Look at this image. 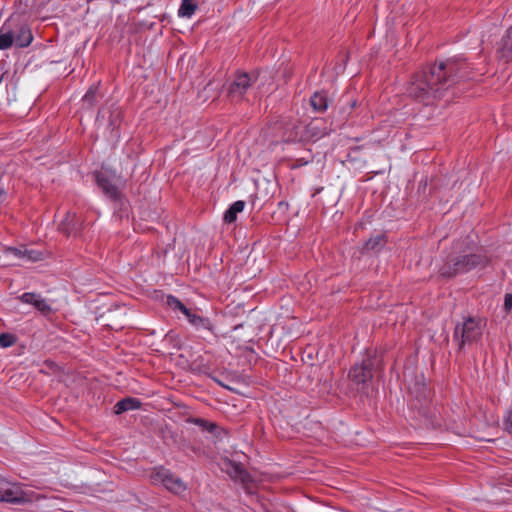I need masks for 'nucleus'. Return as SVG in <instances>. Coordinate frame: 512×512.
Listing matches in <instances>:
<instances>
[{
    "label": "nucleus",
    "mask_w": 512,
    "mask_h": 512,
    "mask_svg": "<svg viewBox=\"0 0 512 512\" xmlns=\"http://www.w3.org/2000/svg\"><path fill=\"white\" fill-rule=\"evenodd\" d=\"M464 62L448 59L439 64L430 65L416 71L406 86L409 98L424 105H433L440 100L455 79H462Z\"/></svg>",
    "instance_id": "obj_1"
},
{
    "label": "nucleus",
    "mask_w": 512,
    "mask_h": 512,
    "mask_svg": "<svg viewBox=\"0 0 512 512\" xmlns=\"http://www.w3.org/2000/svg\"><path fill=\"white\" fill-rule=\"evenodd\" d=\"M409 404L411 409L419 414L427 416V408L430 401V390L427 387L426 378L420 374H405Z\"/></svg>",
    "instance_id": "obj_2"
},
{
    "label": "nucleus",
    "mask_w": 512,
    "mask_h": 512,
    "mask_svg": "<svg viewBox=\"0 0 512 512\" xmlns=\"http://www.w3.org/2000/svg\"><path fill=\"white\" fill-rule=\"evenodd\" d=\"M481 336L480 320L474 317L466 318L463 323L457 324L454 330V340L458 343L459 349H462L466 344L478 341Z\"/></svg>",
    "instance_id": "obj_3"
},
{
    "label": "nucleus",
    "mask_w": 512,
    "mask_h": 512,
    "mask_svg": "<svg viewBox=\"0 0 512 512\" xmlns=\"http://www.w3.org/2000/svg\"><path fill=\"white\" fill-rule=\"evenodd\" d=\"M0 501L21 505L33 501V493L23 489V485L0 478Z\"/></svg>",
    "instance_id": "obj_4"
},
{
    "label": "nucleus",
    "mask_w": 512,
    "mask_h": 512,
    "mask_svg": "<svg viewBox=\"0 0 512 512\" xmlns=\"http://www.w3.org/2000/svg\"><path fill=\"white\" fill-rule=\"evenodd\" d=\"M151 482L154 485H163L168 491L174 494H181L186 491L187 486L182 479L174 475L164 467H156L150 474Z\"/></svg>",
    "instance_id": "obj_5"
},
{
    "label": "nucleus",
    "mask_w": 512,
    "mask_h": 512,
    "mask_svg": "<svg viewBox=\"0 0 512 512\" xmlns=\"http://www.w3.org/2000/svg\"><path fill=\"white\" fill-rule=\"evenodd\" d=\"M377 364L375 357H367L360 364H355L349 371V378L356 384H365L373 378V370Z\"/></svg>",
    "instance_id": "obj_6"
},
{
    "label": "nucleus",
    "mask_w": 512,
    "mask_h": 512,
    "mask_svg": "<svg viewBox=\"0 0 512 512\" xmlns=\"http://www.w3.org/2000/svg\"><path fill=\"white\" fill-rule=\"evenodd\" d=\"M257 79L256 74H248L246 72H239L235 75L233 82L229 86L228 95L233 99H241L247 89Z\"/></svg>",
    "instance_id": "obj_7"
},
{
    "label": "nucleus",
    "mask_w": 512,
    "mask_h": 512,
    "mask_svg": "<svg viewBox=\"0 0 512 512\" xmlns=\"http://www.w3.org/2000/svg\"><path fill=\"white\" fill-rule=\"evenodd\" d=\"M453 261L454 266H456V271L459 273H466L472 269L484 267L487 264V258L481 254L461 255Z\"/></svg>",
    "instance_id": "obj_8"
},
{
    "label": "nucleus",
    "mask_w": 512,
    "mask_h": 512,
    "mask_svg": "<svg viewBox=\"0 0 512 512\" xmlns=\"http://www.w3.org/2000/svg\"><path fill=\"white\" fill-rule=\"evenodd\" d=\"M122 120V111L118 106H111L109 108H102L97 115V122L99 125H106L107 129L114 131L119 127Z\"/></svg>",
    "instance_id": "obj_9"
},
{
    "label": "nucleus",
    "mask_w": 512,
    "mask_h": 512,
    "mask_svg": "<svg viewBox=\"0 0 512 512\" xmlns=\"http://www.w3.org/2000/svg\"><path fill=\"white\" fill-rule=\"evenodd\" d=\"M19 300L25 304L32 305L43 315H48L52 312L51 306L40 294L34 292H26L19 297Z\"/></svg>",
    "instance_id": "obj_10"
},
{
    "label": "nucleus",
    "mask_w": 512,
    "mask_h": 512,
    "mask_svg": "<svg viewBox=\"0 0 512 512\" xmlns=\"http://www.w3.org/2000/svg\"><path fill=\"white\" fill-rule=\"evenodd\" d=\"M497 56L505 63L512 61V26L506 31L504 36L501 38L498 48Z\"/></svg>",
    "instance_id": "obj_11"
},
{
    "label": "nucleus",
    "mask_w": 512,
    "mask_h": 512,
    "mask_svg": "<svg viewBox=\"0 0 512 512\" xmlns=\"http://www.w3.org/2000/svg\"><path fill=\"white\" fill-rule=\"evenodd\" d=\"M329 133L324 119L314 118L306 126V136L313 140H318Z\"/></svg>",
    "instance_id": "obj_12"
},
{
    "label": "nucleus",
    "mask_w": 512,
    "mask_h": 512,
    "mask_svg": "<svg viewBox=\"0 0 512 512\" xmlns=\"http://www.w3.org/2000/svg\"><path fill=\"white\" fill-rule=\"evenodd\" d=\"M97 184L102 189L103 193L114 201L121 200V193L113 182L104 174H97Z\"/></svg>",
    "instance_id": "obj_13"
},
{
    "label": "nucleus",
    "mask_w": 512,
    "mask_h": 512,
    "mask_svg": "<svg viewBox=\"0 0 512 512\" xmlns=\"http://www.w3.org/2000/svg\"><path fill=\"white\" fill-rule=\"evenodd\" d=\"M60 231L65 235H76L81 230V223L75 214L67 213L59 225Z\"/></svg>",
    "instance_id": "obj_14"
},
{
    "label": "nucleus",
    "mask_w": 512,
    "mask_h": 512,
    "mask_svg": "<svg viewBox=\"0 0 512 512\" xmlns=\"http://www.w3.org/2000/svg\"><path fill=\"white\" fill-rule=\"evenodd\" d=\"M13 30L14 44L19 47H27L33 40L31 30L26 25H19Z\"/></svg>",
    "instance_id": "obj_15"
},
{
    "label": "nucleus",
    "mask_w": 512,
    "mask_h": 512,
    "mask_svg": "<svg viewBox=\"0 0 512 512\" xmlns=\"http://www.w3.org/2000/svg\"><path fill=\"white\" fill-rule=\"evenodd\" d=\"M141 401L137 398L126 397L114 405V413L119 415L126 411L136 410L141 407Z\"/></svg>",
    "instance_id": "obj_16"
},
{
    "label": "nucleus",
    "mask_w": 512,
    "mask_h": 512,
    "mask_svg": "<svg viewBox=\"0 0 512 512\" xmlns=\"http://www.w3.org/2000/svg\"><path fill=\"white\" fill-rule=\"evenodd\" d=\"M310 105L317 113H323L329 106V99L325 92H315L310 98Z\"/></svg>",
    "instance_id": "obj_17"
},
{
    "label": "nucleus",
    "mask_w": 512,
    "mask_h": 512,
    "mask_svg": "<svg viewBox=\"0 0 512 512\" xmlns=\"http://www.w3.org/2000/svg\"><path fill=\"white\" fill-rule=\"evenodd\" d=\"M13 30L10 24H4L0 29V50L9 49L14 44Z\"/></svg>",
    "instance_id": "obj_18"
},
{
    "label": "nucleus",
    "mask_w": 512,
    "mask_h": 512,
    "mask_svg": "<svg viewBox=\"0 0 512 512\" xmlns=\"http://www.w3.org/2000/svg\"><path fill=\"white\" fill-rule=\"evenodd\" d=\"M245 207V202L238 200L234 202L224 214V221L226 223H233L237 219V214L242 212Z\"/></svg>",
    "instance_id": "obj_19"
},
{
    "label": "nucleus",
    "mask_w": 512,
    "mask_h": 512,
    "mask_svg": "<svg viewBox=\"0 0 512 512\" xmlns=\"http://www.w3.org/2000/svg\"><path fill=\"white\" fill-rule=\"evenodd\" d=\"M386 243L385 235L378 234L375 237H371L364 244V249L367 251H378L380 250Z\"/></svg>",
    "instance_id": "obj_20"
},
{
    "label": "nucleus",
    "mask_w": 512,
    "mask_h": 512,
    "mask_svg": "<svg viewBox=\"0 0 512 512\" xmlns=\"http://www.w3.org/2000/svg\"><path fill=\"white\" fill-rule=\"evenodd\" d=\"M186 422L194 424V425H197L203 431H208L210 433H213L216 430V428H217L216 423L210 422V421L205 420L203 418L189 417V418L186 419Z\"/></svg>",
    "instance_id": "obj_21"
},
{
    "label": "nucleus",
    "mask_w": 512,
    "mask_h": 512,
    "mask_svg": "<svg viewBox=\"0 0 512 512\" xmlns=\"http://www.w3.org/2000/svg\"><path fill=\"white\" fill-rule=\"evenodd\" d=\"M197 4L194 0H182L180 8L178 10V15L180 17L190 18L196 11Z\"/></svg>",
    "instance_id": "obj_22"
},
{
    "label": "nucleus",
    "mask_w": 512,
    "mask_h": 512,
    "mask_svg": "<svg viewBox=\"0 0 512 512\" xmlns=\"http://www.w3.org/2000/svg\"><path fill=\"white\" fill-rule=\"evenodd\" d=\"M166 304L174 311L179 310L182 313H187V307L175 296H167Z\"/></svg>",
    "instance_id": "obj_23"
},
{
    "label": "nucleus",
    "mask_w": 512,
    "mask_h": 512,
    "mask_svg": "<svg viewBox=\"0 0 512 512\" xmlns=\"http://www.w3.org/2000/svg\"><path fill=\"white\" fill-rule=\"evenodd\" d=\"M227 472L230 474L231 477L238 478V479H243L246 474L245 470L243 469V467L240 464H236V463H232V462L228 463Z\"/></svg>",
    "instance_id": "obj_24"
},
{
    "label": "nucleus",
    "mask_w": 512,
    "mask_h": 512,
    "mask_svg": "<svg viewBox=\"0 0 512 512\" xmlns=\"http://www.w3.org/2000/svg\"><path fill=\"white\" fill-rule=\"evenodd\" d=\"M439 273L443 277L451 278L457 274H459L458 271H456V266H454L453 263H445L439 270Z\"/></svg>",
    "instance_id": "obj_25"
},
{
    "label": "nucleus",
    "mask_w": 512,
    "mask_h": 512,
    "mask_svg": "<svg viewBox=\"0 0 512 512\" xmlns=\"http://www.w3.org/2000/svg\"><path fill=\"white\" fill-rule=\"evenodd\" d=\"M97 86H91L83 96V103L91 107L96 101Z\"/></svg>",
    "instance_id": "obj_26"
},
{
    "label": "nucleus",
    "mask_w": 512,
    "mask_h": 512,
    "mask_svg": "<svg viewBox=\"0 0 512 512\" xmlns=\"http://www.w3.org/2000/svg\"><path fill=\"white\" fill-rule=\"evenodd\" d=\"M16 341L14 335L10 333H1L0 334V346L3 348H7L12 346Z\"/></svg>",
    "instance_id": "obj_27"
},
{
    "label": "nucleus",
    "mask_w": 512,
    "mask_h": 512,
    "mask_svg": "<svg viewBox=\"0 0 512 512\" xmlns=\"http://www.w3.org/2000/svg\"><path fill=\"white\" fill-rule=\"evenodd\" d=\"M194 327L198 330L212 331L213 326L208 318L199 317Z\"/></svg>",
    "instance_id": "obj_28"
},
{
    "label": "nucleus",
    "mask_w": 512,
    "mask_h": 512,
    "mask_svg": "<svg viewBox=\"0 0 512 512\" xmlns=\"http://www.w3.org/2000/svg\"><path fill=\"white\" fill-rule=\"evenodd\" d=\"M7 253H9L15 257H18V258H25V255H26V253H28V250L10 247L7 249Z\"/></svg>",
    "instance_id": "obj_29"
},
{
    "label": "nucleus",
    "mask_w": 512,
    "mask_h": 512,
    "mask_svg": "<svg viewBox=\"0 0 512 512\" xmlns=\"http://www.w3.org/2000/svg\"><path fill=\"white\" fill-rule=\"evenodd\" d=\"M25 258H27L29 261L36 262L42 259V253L35 250H28Z\"/></svg>",
    "instance_id": "obj_30"
},
{
    "label": "nucleus",
    "mask_w": 512,
    "mask_h": 512,
    "mask_svg": "<svg viewBox=\"0 0 512 512\" xmlns=\"http://www.w3.org/2000/svg\"><path fill=\"white\" fill-rule=\"evenodd\" d=\"M504 309L509 313L512 309V294L506 293L504 297Z\"/></svg>",
    "instance_id": "obj_31"
},
{
    "label": "nucleus",
    "mask_w": 512,
    "mask_h": 512,
    "mask_svg": "<svg viewBox=\"0 0 512 512\" xmlns=\"http://www.w3.org/2000/svg\"><path fill=\"white\" fill-rule=\"evenodd\" d=\"M186 318L188 319V321L194 326L195 323L197 322L198 318L200 317L199 315H196L194 313H192L188 308H187V313H183Z\"/></svg>",
    "instance_id": "obj_32"
},
{
    "label": "nucleus",
    "mask_w": 512,
    "mask_h": 512,
    "mask_svg": "<svg viewBox=\"0 0 512 512\" xmlns=\"http://www.w3.org/2000/svg\"><path fill=\"white\" fill-rule=\"evenodd\" d=\"M186 318L188 319V321L194 326L195 323L197 322L198 318L200 317L199 315H196L194 313H192L188 308H187V313H183Z\"/></svg>",
    "instance_id": "obj_33"
},
{
    "label": "nucleus",
    "mask_w": 512,
    "mask_h": 512,
    "mask_svg": "<svg viewBox=\"0 0 512 512\" xmlns=\"http://www.w3.org/2000/svg\"><path fill=\"white\" fill-rule=\"evenodd\" d=\"M306 164H308V161H305L303 159H297V160H295L294 162L291 163L290 167L292 169H296V168L304 166Z\"/></svg>",
    "instance_id": "obj_34"
},
{
    "label": "nucleus",
    "mask_w": 512,
    "mask_h": 512,
    "mask_svg": "<svg viewBox=\"0 0 512 512\" xmlns=\"http://www.w3.org/2000/svg\"><path fill=\"white\" fill-rule=\"evenodd\" d=\"M505 425L508 429L512 428V410L508 412L507 417L505 419Z\"/></svg>",
    "instance_id": "obj_35"
},
{
    "label": "nucleus",
    "mask_w": 512,
    "mask_h": 512,
    "mask_svg": "<svg viewBox=\"0 0 512 512\" xmlns=\"http://www.w3.org/2000/svg\"><path fill=\"white\" fill-rule=\"evenodd\" d=\"M107 326L111 327L112 329H122L124 326H123V323L122 322H118V323H114V324H107Z\"/></svg>",
    "instance_id": "obj_36"
},
{
    "label": "nucleus",
    "mask_w": 512,
    "mask_h": 512,
    "mask_svg": "<svg viewBox=\"0 0 512 512\" xmlns=\"http://www.w3.org/2000/svg\"><path fill=\"white\" fill-rule=\"evenodd\" d=\"M356 106V101L351 102V108H354Z\"/></svg>",
    "instance_id": "obj_37"
}]
</instances>
